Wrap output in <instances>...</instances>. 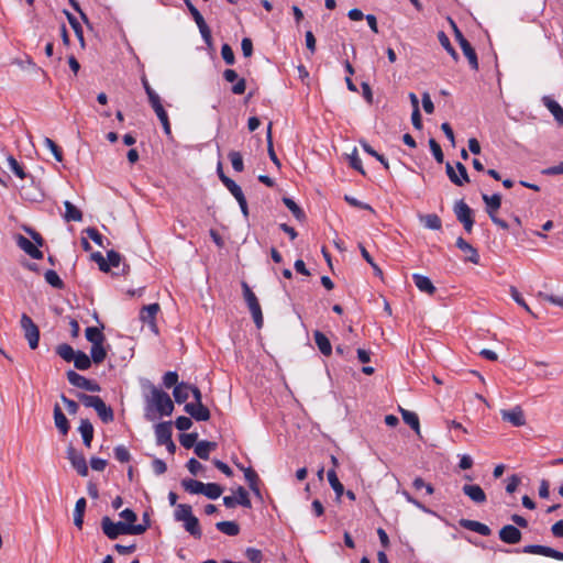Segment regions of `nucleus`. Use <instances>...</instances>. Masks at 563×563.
Here are the masks:
<instances>
[{
	"mask_svg": "<svg viewBox=\"0 0 563 563\" xmlns=\"http://www.w3.org/2000/svg\"><path fill=\"white\" fill-rule=\"evenodd\" d=\"M174 410V404L169 395L157 387L151 388V394L146 398L145 417L148 420H155L158 416H170Z\"/></svg>",
	"mask_w": 563,
	"mask_h": 563,
	"instance_id": "obj_1",
	"label": "nucleus"
},
{
	"mask_svg": "<svg viewBox=\"0 0 563 563\" xmlns=\"http://www.w3.org/2000/svg\"><path fill=\"white\" fill-rule=\"evenodd\" d=\"M147 527L148 525H130L121 521L114 522L109 517H103L101 520L102 531L111 540L122 534H142L146 531Z\"/></svg>",
	"mask_w": 563,
	"mask_h": 563,
	"instance_id": "obj_2",
	"label": "nucleus"
},
{
	"mask_svg": "<svg viewBox=\"0 0 563 563\" xmlns=\"http://www.w3.org/2000/svg\"><path fill=\"white\" fill-rule=\"evenodd\" d=\"M175 519L184 523V528L195 538L201 537L199 520L192 515L190 505L179 504L175 510Z\"/></svg>",
	"mask_w": 563,
	"mask_h": 563,
	"instance_id": "obj_3",
	"label": "nucleus"
},
{
	"mask_svg": "<svg viewBox=\"0 0 563 563\" xmlns=\"http://www.w3.org/2000/svg\"><path fill=\"white\" fill-rule=\"evenodd\" d=\"M27 232L31 234L32 239L35 241L36 244H34L32 241H30L27 238H25L22 234H18L15 236V242L18 246L24 251L27 255H30L32 258L41 260L43 258V252L40 251L38 246L43 245V239L42 236L33 231L27 230Z\"/></svg>",
	"mask_w": 563,
	"mask_h": 563,
	"instance_id": "obj_4",
	"label": "nucleus"
},
{
	"mask_svg": "<svg viewBox=\"0 0 563 563\" xmlns=\"http://www.w3.org/2000/svg\"><path fill=\"white\" fill-rule=\"evenodd\" d=\"M243 288V296L246 301V305L250 309V312L253 317V320L257 328H262L263 325V313L260 306V302L255 296V294L252 291V289L249 287L246 283H242Z\"/></svg>",
	"mask_w": 563,
	"mask_h": 563,
	"instance_id": "obj_5",
	"label": "nucleus"
},
{
	"mask_svg": "<svg viewBox=\"0 0 563 563\" xmlns=\"http://www.w3.org/2000/svg\"><path fill=\"white\" fill-rule=\"evenodd\" d=\"M243 288V296L246 301V305L250 309V312L253 317V320L257 328H262L263 325V313L260 306V302L255 296V294L252 291V289L249 287L246 283H242Z\"/></svg>",
	"mask_w": 563,
	"mask_h": 563,
	"instance_id": "obj_6",
	"label": "nucleus"
},
{
	"mask_svg": "<svg viewBox=\"0 0 563 563\" xmlns=\"http://www.w3.org/2000/svg\"><path fill=\"white\" fill-rule=\"evenodd\" d=\"M21 329L23 330L24 338L27 340L29 346L35 350L40 342V330L33 320L25 313L21 316Z\"/></svg>",
	"mask_w": 563,
	"mask_h": 563,
	"instance_id": "obj_7",
	"label": "nucleus"
},
{
	"mask_svg": "<svg viewBox=\"0 0 563 563\" xmlns=\"http://www.w3.org/2000/svg\"><path fill=\"white\" fill-rule=\"evenodd\" d=\"M67 459L69 460L71 466L77 471L80 476L88 475V466L86 462V457L82 453L78 452L73 446L67 449Z\"/></svg>",
	"mask_w": 563,
	"mask_h": 563,
	"instance_id": "obj_8",
	"label": "nucleus"
},
{
	"mask_svg": "<svg viewBox=\"0 0 563 563\" xmlns=\"http://www.w3.org/2000/svg\"><path fill=\"white\" fill-rule=\"evenodd\" d=\"M67 379L71 385H74L78 388H82V389L89 390V391H99L100 390V386L97 383L87 379L86 377H84L82 375H80L74 371L67 372Z\"/></svg>",
	"mask_w": 563,
	"mask_h": 563,
	"instance_id": "obj_9",
	"label": "nucleus"
},
{
	"mask_svg": "<svg viewBox=\"0 0 563 563\" xmlns=\"http://www.w3.org/2000/svg\"><path fill=\"white\" fill-rule=\"evenodd\" d=\"M159 311L158 303H151L144 306L140 312V319L143 323L148 324L150 329L157 333L156 314Z\"/></svg>",
	"mask_w": 563,
	"mask_h": 563,
	"instance_id": "obj_10",
	"label": "nucleus"
},
{
	"mask_svg": "<svg viewBox=\"0 0 563 563\" xmlns=\"http://www.w3.org/2000/svg\"><path fill=\"white\" fill-rule=\"evenodd\" d=\"M522 552L529 553V554L543 555V556L563 561V552L556 551V550H554L550 547H545V545H539V544L526 545L522 549Z\"/></svg>",
	"mask_w": 563,
	"mask_h": 563,
	"instance_id": "obj_11",
	"label": "nucleus"
},
{
	"mask_svg": "<svg viewBox=\"0 0 563 563\" xmlns=\"http://www.w3.org/2000/svg\"><path fill=\"white\" fill-rule=\"evenodd\" d=\"M500 415L503 420L508 421L515 427H522L526 424V417L520 406H515L509 410L503 409L500 410Z\"/></svg>",
	"mask_w": 563,
	"mask_h": 563,
	"instance_id": "obj_12",
	"label": "nucleus"
},
{
	"mask_svg": "<svg viewBox=\"0 0 563 563\" xmlns=\"http://www.w3.org/2000/svg\"><path fill=\"white\" fill-rule=\"evenodd\" d=\"M456 169L459 173L450 163H446V174L450 180L456 186H463L465 183H468L470 179L465 166L462 163H456Z\"/></svg>",
	"mask_w": 563,
	"mask_h": 563,
	"instance_id": "obj_13",
	"label": "nucleus"
},
{
	"mask_svg": "<svg viewBox=\"0 0 563 563\" xmlns=\"http://www.w3.org/2000/svg\"><path fill=\"white\" fill-rule=\"evenodd\" d=\"M224 186L228 188V190L232 194V196L239 202V206H240L241 211L243 212V214L245 217H247L249 216L247 203H246V199L244 197V194H243L241 187L234 180H232L231 178H225L224 179Z\"/></svg>",
	"mask_w": 563,
	"mask_h": 563,
	"instance_id": "obj_14",
	"label": "nucleus"
},
{
	"mask_svg": "<svg viewBox=\"0 0 563 563\" xmlns=\"http://www.w3.org/2000/svg\"><path fill=\"white\" fill-rule=\"evenodd\" d=\"M150 103H151L153 110L155 111L158 120L161 121L165 134L170 135V133H172L170 123L168 120L167 112L165 111V109L162 104L161 98L152 96V101H150Z\"/></svg>",
	"mask_w": 563,
	"mask_h": 563,
	"instance_id": "obj_15",
	"label": "nucleus"
},
{
	"mask_svg": "<svg viewBox=\"0 0 563 563\" xmlns=\"http://www.w3.org/2000/svg\"><path fill=\"white\" fill-rule=\"evenodd\" d=\"M185 411L197 421H207L210 418V411L206 406L202 405V402L186 404Z\"/></svg>",
	"mask_w": 563,
	"mask_h": 563,
	"instance_id": "obj_16",
	"label": "nucleus"
},
{
	"mask_svg": "<svg viewBox=\"0 0 563 563\" xmlns=\"http://www.w3.org/2000/svg\"><path fill=\"white\" fill-rule=\"evenodd\" d=\"M456 246L465 254L464 261L471 262L473 264L479 263V254L477 250L463 238H457Z\"/></svg>",
	"mask_w": 563,
	"mask_h": 563,
	"instance_id": "obj_17",
	"label": "nucleus"
},
{
	"mask_svg": "<svg viewBox=\"0 0 563 563\" xmlns=\"http://www.w3.org/2000/svg\"><path fill=\"white\" fill-rule=\"evenodd\" d=\"M463 493L475 504H484L486 494L477 484H466L462 487Z\"/></svg>",
	"mask_w": 563,
	"mask_h": 563,
	"instance_id": "obj_18",
	"label": "nucleus"
},
{
	"mask_svg": "<svg viewBox=\"0 0 563 563\" xmlns=\"http://www.w3.org/2000/svg\"><path fill=\"white\" fill-rule=\"evenodd\" d=\"M499 538L501 541L508 544H516L521 539V532L518 528L511 525L503 527L499 531Z\"/></svg>",
	"mask_w": 563,
	"mask_h": 563,
	"instance_id": "obj_19",
	"label": "nucleus"
},
{
	"mask_svg": "<svg viewBox=\"0 0 563 563\" xmlns=\"http://www.w3.org/2000/svg\"><path fill=\"white\" fill-rule=\"evenodd\" d=\"M542 102H543L544 107H547V109L552 113L555 121L560 125H563V108L560 106V103L548 96L542 98Z\"/></svg>",
	"mask_w": 563,
	"mask_h": 563,
	"instance_id": "obj_20",
	"label": "nucleus"
},
{
	"mask_svg": "<svg viewBox=\"0 0 563 563\" xmlns=\"http://www.w3.org/2000/svg\"><path fill=\"white\" fill-rule=\"evenodd\" d=\"M155 435L158 445L172 440V422H161L155 427Z\"/></svg>",
	"mask_w": 563,
	"mask_h": 563,
	"instance_id": "obj_21",
	"label": "nucleus"
},
{
	"mask_svg": "<svg viewBox=\"0 0 563 563\" xmlns=\"http://www.w3.org/2000/svg\"><path fill=\"white\" fill-rule=\"evenodd\" d=\"M460 526L470 531H474L481 536H484V537L489 536L492 532L488 526H486L479 521H475V520L461 519Z\"/></svg>",
	"mask_w": 563,
	"mask_h": 563,
	"instance_id": "obj_22",
	"label": "nucleus"
},
{
	"mask_svg": "<svg viewBox=\"0 0 563 563\" xmlns=\"http://www.w3.org/2000/svg\"><path fill=\"white\" fill-rule=\"evenodd\" d=\"M482 199L486 206V212L490 217L492 214H496L498 209L501 206V196L499 194H494L488 196L487 194L482 195Z\"/></svg>",
	"mask_w": 563,
	"mask_h": 563,
	"instance_id": "obj_23",
	"label": "nucleus"
},
{
	"mask_svg": "<svg viewBox=\"0 0 563 563\" xmlns=\"http://www.w3.org/2000/svg\"><path fill=\"white\" fill-rule=\"evenodd\" d=\"M412 279L415 282L416 287L420 291L427 292L429 295H432L435 291V287L433 286L431 279L429 277L420 275V274H413Z\"/></svg>",
	"mask_w": 563,
	"mask_h": 563,
	"instance_id": "obj_24",
	"label": "nucleus"
},
{
	"mask_svg": "<svg viewBox=\"0 0 563 563\" xmlns=\"http://www.w3.org/2000/svg\"><path fill=\"white\" fill-rule=\"evenodd\" d=\"M313 336L319 351L323 355L329 356L332 353V345L329 339L320 331H314Z\"/></svg>",
	"mask_w": 563,
	"mask_h": 563,
	"instance_id": "obj_25",
	"label": "nucleus"
},
{
	"mask_svg": "<svg viewBox=\"0 0 563 563\" xmlns=\"http://www.w3.org/2000/svg\"><path fill=\"white\" fill-rule=\"evenodd\" d=\"M78 430L82 437L84 444L90 448L93 438V427L90 421L87 419L81 420Z\"/></svg>",
	"mask_w": 563,
	"mask_h": 563,
	"instance_id": "obj_26",
	"label": "nucleus"
},
{
	"mask_svg": "<svg viewBox=\"0 0 563 563\" xmlns=\"http://www.w3.org/2000/svg\"><path fill=\"white\" fill-rule=\"evenodd\" d=\"M86 506H87V501L84 497L79 498L76 501L75 509H74V525L78 529L82 528Z\"/></svg>",
	"mask_w": 563,
	"mask_h": 563,
	"instance_id": "obj_27",
	"label": "nucleus"
},
{
	"mask_svg": "<svg viewBox=\"0 0 563 563\" xmlns=\"http://www.w3.org/2000/svg\"><path fill=\"white\" fill-rule=\"evenodd\" d=\"M54 421L59 432L64 435L67 434L69 430L68 420L57 405L54 408Z\"/></svg>",
	"mask_w": 563,
	"mask_h": 563,
	"instance_id": "obj_28",
	"label": "nucleus"
},
{
	"mask_svg": "<svg viewBox=\"0 0 563 563\" xmlns=\"http://www.w3.org/2000/svg\"><path fill=\"white\" fill-rule=\"evenodd\" d=\"M176 402L184 404L190 396V384L179 383L175 386L173 391Z\"/></svg>",
	"mask_w": 563,
	"mask_h": 563,
	"instance_id": "obj_29",
	"label": "nucleus"
},
{
	"mask_svg": "<svg viewBox=\"0 0 563 563\" xmlns=\"http://www.w3.org/2000/svg\"><path fill=\"white\" fill-rule=\"evenodd\" d=\"M217 443L209 441H200L195 445V453L202 460H208L210 452L216 450Z\"/></svg>",
	"mask_w": 563,
	"mask_h": 563,
	"instance_id": "obj_30",
	"label": "nucleus"
},
{
	"mask_svg": "<svg viewBox=\"0 0 563 563\" xmlns=\"http://www.w3.org/2000/svg\"><path fill=\"white\" fill-rule=\"evenodd\" d=\"M460 46H461L465 57L468 59L471 67L474 70H477L478 69L477 55H476L474 48L471 46L470 42L467 40H463L462 45H460Z\"/></svg>",
	"mask_w": 563,
	"mask_h": 563,
	"instance_id": "obj_31",
	"label": "nucleus"
},
{
	"mask_svg": "<svg viewBox=\"0 0 563 563\" xmlns=\"http://www.w3.org/2000/svg\"><path fill=\"white\" fill-rule=\"evenodd\" d=\"M327 476L330 486L335 493L336 499H340L344 494V486L340 483L335 470H329Z\"/></svg>",
	"mask_w": 563,
	"mask_h": 563,
	"instance_id": "obj_32",
	"label": "nucleus"
},
{
	"mask_svg": "<svg viewBox=\"0 0 563 563\" xmlns=\"http://www.w3.org/2000/svg\"><path fill=\"white\" fill-rule=\"evenodd\" d=\"M454 212L460 222L468 220L472 217V209L463 201L460 200L454 206Z\"/></svg>",
	"mask_w": 563,
	"mask_h": 563,
	"instance_id": "obj_33",
	"label": "nucleus"
},
{
	"mask_svg": "<svg viewBox=\"0 0 563 563\" xmlns=\"http://www.w3.org/2000/svg\"><path fill=\"white\" fill-rule=\"evenodd\" d=\"M241 470L244 472V477L246 482L249 483V486L253 493L256 495H260V488H258V476L254 470L251 467L244 468L241 466Z\"/></svg>",
	"mask_w": 563,
	"mask_h": 563,
	"instance_id": "obj_34",
	"label": "nucleus"
},
{
	"mask_svg": "<svg viewBox=\"0 0 563 563\" xmlns=\"http://www.w3.org/2000/svg\"><path fill=\"white\" fill-rule=\"evenodd\" d=\"M216 527L219 531L230 537H234L240 532L239 525L234 521H220Z\"/></svg>",
	"mask_w": 563,
	"mask_h": 563,
	"instance_id": "obj_35",
	"label": "nucleus"
},
{
	"mask_svg": "<svg viewBox=\"0 0 563 563\" xmlns=\"http://www.w3.org/2000/svg\"><path fill=\"white\" fill-rule=\"evenodd\" d=\"M66 221H81V211L69 201L64 202Z\"/></svg>",
	"mask_w": 563,
	"mask_h": 563,
	"instance_id": "obj_36",
	"label": "nucleus"
},
{
	"mask_svg": "<svg viewBox=\"0 0 563 563\" xmlns=\"http://www.w3.org/2000/svg\"><path fill=\"white\" fill-rule=\"evenodd\" d=\"M404 421L409 424L418 434L420 432V423L418 416L409 410L400 408Z\"/></svg>",
	"mask_w": 563,
	"mask_h": 563,
	"instance_id": "obj_37",
	"label": "nucleus"
},
{
	"mask_svg": "<svg viewBox=\"0 0 563 563\" xmlns=\"http://www.w3.org/2000/svg\"><path fill=\"white\" fill-rule=\"evenodd\" d=\"M420 221L430 230H440L442 228L441 219L434 213L420 216Z\"/></svg>",
	"mask_w": 563,
	"mask_h": 563,
	"instance_id": "obj_38",
	"label": "nucleus"
},
{
	"mask_svg": "<svg viewBox=\"0 0 563 563\" xmlns=\"http://www.w3.org/2000/svg\"><path fill=\"white\" fill-rule=\"evenodd\" d=\"M86 339L91 343V345H96L98 343H103L104 335L101 330L96 327H88L85 331Z\"/></svg>",
	"mask_w": 563,
	"mask_h": 563,
	"instance_id": "obj_39",
	"label": "nucleus"
},
{
	"mask_svg": "<svg viewBox=\"0 0 563 563\" xmlns=\"http://www.w3.org/2000/svg\"><path fill=\"white\" fill-rule=\"evenodd\" d=\"M73 361H74L75 367L80 371H86L91 365V360L89 358V356L85 352H81V351H77L75 358Z\"/></svg>",
	"mask_w": 563,
	"mask_h": 563,
	"instance_id": "obj_40",
	"label": "nucleus"
},
{
	"mask_svg": "<svg viewBox=\"0 0 563 563\" xmlns=\"http://www.w3.org/2000/svg\"><path fill=\"white\" fill-rule=\"evenodd\" d=\"M56 353L66 362H71L75 358L76 351L66 343L59 344L56 347Z\"/></svg>",
	"mask_w": 563,
	"mask_h": 563,
	"instance_id": "obj_41",
	"label": "nucleus"
},
{
	"mask_svg": "<svg viewBox=\"0 0 563 563\" xmlns=\"http://www.w3.org/2000/svg\"><path fill=\"white\" fill-rule=\"evenodd\" d=\"M181 485L190 494H202L205 488V483L195 479H184Z\"/></svg>",
	"mask_w": 563,
	"mask_h": 563,
	"instance_id": "obj_42",
	"label": "nucleus"
},
{
	"mask_svg": "<svg viewBox=\"0 0 563 563\" xmlns=\"http://www.w3.org/2000/svg\"><path fill=\"white\" fill-rule=\"evenodd\" d=\"M223 489L220 485L216 483L205 484V488L202 489V495L207 496L210 499H217L221 496Z\"/></svg>",
	"mask_w": 563,
	"mask_h": 563,
	"instance_id": "obj_43",
	"label": "nucleus"
},
{
	"mask_svg": "<svg viewBox=\"0 0 563 563\" xmlns=\"http://www.w3.org/2000/svg\"><path fill=\"white\" fill-rule=\"evenodd\" d=\"M95 410L103 422H110L113 420V411L110 407H108L104 404L103 400L98 405V407Z\"/></svg>",
	"mask_w": 563,
	"mask_h": 563,
	"instance_id": "obj_44",
	"label": "nucleus"
},
{
	"mask_svg": "<svg viewBox=\"0 0 563 563\" xmlns=\"http://www.w3.org/2000/svg\"><path fill=\"white\" fill-rule=\"evenodd\" d=\"M90 354H91V360L96 363V364H99L101 362H103V360L106 358L107 356V352L102 345V343H98V344H93L91 345V351H90Z\"/></svg>",
	"mask_w": 563,
	"mask_h": 563,
	"instance_id": "obj_45",
	"label": "nucleus"
},
{
	"mask_svg": "<svg viewBox=\"0 0 563 563\" xmlns=\"http://www.w3.org/2000/svg\"><path fill=\"white\" fill-rule=\"evenodd\" d=\"M44 278H45V282L47 284H49L51 286H53L54 288L62 289L64 287L63 280L60 279L58 274L53 269L47 271L44 274Z\"/></svg>",
	"mask_w": 563,
	"mask_h": 563,
	"instance_id": "obj_46",
	"label": "nucleus"
},
{
	"mask_svg": "<svg viewBox=\"0 0 563 563\" xmlns=\"http://www.w3.org/2000/svg\"><path fill=\"white\" fill-rule=\"evenodd\" d=\"M438 38H439L440 44L443 46V48L453 57V59L456 60L457 53L451 45L450 40L446 36V34L443 31H441L438 33Z\"/></svg>",
	"mask_w": 563,
	"mask_h": 563,
	"instance_id": "obj_47",
	"label": "nucleus"
},
{
	"mask_svg": "<svg viewBox=\"0 0 563 563\" xmlns=\"http://www.w3.org/2000/svg\"><path fill=\"white\" fill-rule=\"evenodd\" d=\"M7 161L9 168L16 177H19L20 179H24L26 177L23 167L18 163V161L13 156H8Z\"/></svg>",
	"mask_w": 563,
	"mask_h": 563,
	"instance_id": "obj_48",
	"label": "nucleus"
},
{
	"mask_svg": "<svg viewBox=\"0 0 563 563\" xmlns=\"http://www.w3.org/2000/svg\"><path fill=\"white\" fill-rule=\"evenodd\" d=\"M78 398L86 407L93 409H96L98 405L102 401V399L99 396H92L87 394H79Z\"/></svg>",
	"mask_w": 563,
	"mask_h": 563,
	"instance_id": "obj_49",
	"label": "nucleus"
},
{
	"mask_svg": "<svg viewBox=\"0 0 563 563\" xmlns=\"http://www.w3.org/2000/svg\"><path fill=\"white\" fill-rule=\"evenodd\" d=\"M229 159L235 172L241 173L244 169L243 158L240 152L231 151L229 153Z\"/></svg>",
	"mask_w": 563,
	"mask_h": 563,
	"instance_id": "obj_50",
	"label": "nucleus"
},
{
	"mask_svg": "<svg viewBox=\"0 0 563 563\" xmlns=\"http://www.w3.org/2000/svg\"><path fill=\"white\" fill-rule=\"evenodd\" d=\"M283 201L297 220H302L305 218L303 211L292 199L284 198Z\"/></svg>",
	"mask_w": 563,
	"mask_h": 563,
	"instance_id": "obj_51",
	"label": "nucleus"
},
{
	"mask_svg": "<svg viewBox=\"0 0 563 563\" xmlns=\"http://www.w3.org/2000/svg\"><path fill=\"white\" fill-rule=\"evenodd\" d=\"M44 145L52 152L57 162L63 161V152L58 145L49 137L44 139Z\"/></svg>",
	"mask_w": 563,
	"mask_h": 563,
	"instance_id": "obj_52",
	"label": "nucleus"
},
{
	"mask_svg": "<svg viewBox=\"0 0 563 563\" xmlns=\"http://www.w3.org/2000/svg\"><path fill=\"white\" fill-rule=\"evenodd\" d=\"M234 496L236 498L238 505H241V506L246 507V508L251 507V500L249 498V494H247V492L243 487H239L235 490Z\"/></svg>",
	"mask_w": 563,
	"mask_h": 563,
	"instance_id": "obj_53",
	"label": "nucleus"
},
{
	"mask_svg": "<svg viewBox=\"0 0 563 563\" xmlns=\"http://www.w3.org/2000/svg\"><path fill=\"white\" fill-rule=\"evenodd\" d=\"M429 146H430V150H431L435 161L440 164L443 163V159H444L443 152L441 150V146L438 144V142L434 139H430Z\"/></svg>",
	"mask_w": 563,
	"mask_h": 563,
	"instance_id": "obj_54",
	"label": "nucleus"
},
{
	"mask_svg": "<svg viewBox=\"0 0 563 563\" xmlns=\"http://www.w3.org/2000/svg\"><path fill=\"white\" fill-rule=\"evenodd\" d=\"M510 296L511 298L519 305L521 306L526 311H528L529 313H532L531 309L529 308V306L527 305V302L525 301V299L522 298V296L520 295V292L517 290L516 287L511 286L510 287Z\"/></svg>",
	"mask_w": 563,
	"mask_h": 563,
	"instance_id": "obj_55",
	"label": "nucleus"
},
{
	"mask_svg": "<svg viewBox=\"0 0 563 563\" xmlns=\"http://www.w3.org/2000/svg\"><path fill=\"white\" fill-rule=\"evenodd\" d=\"M221 56L228 65L234 64V53L229 44H223L221 47Z\"/></svg>",
	"mask_w": 563,
	"mask_h": 563,
	"instance_id": "obj_56",
	"label": "nucleus"
},
{
	"mask_svg": "<svg viewBox=\"0 0 563 563\" xmlns=\"http://www.w3.org/2000/svg\"><path fill=\"white\" fill-rule=\"evenodd\" d=\"M344 200L352 207H355V208H360V209H364V210H368L371 212H374L373 208L368 205V203H365V202H362L360 200H357L356 198L352 197V196H347L345 195L344 196Z\"/></svg>",
	"mask_w": 563,
	"mask_h": 563,
	"instance_id": "obj_57",
	"label": "nucleus"
},
{
	"mask_svg": "<svg viewBox=\"0 0 563 563\" xmlns=\"http://www.w3.org/2000/svg\"><path fill=\"white\" fill-rule=\"evenodd\" d=\"M412 486L416 489H424L428 495H432L434 493V488L431 484L426 483L421 477H417L412 482Z\"/></svg>",
	"mask_w": 563,
	"mask_h": 563,
	"instance_id": "obj_58",
	"label": "nucleus"
},
{
	"mask_svg": "<svg viewBox=\"0 0 563 563\" xmlns=\"http://www.w3.org/2000/svg\"><path fill=\"white\" fill-rule=\"evenodd\" d=\"M114 456L118 461L125 463L130 461V452L123 445H119L114 449Z\"/></svg>",
	"mask_w": 563,
	"mask_h": 563,
	"instance_id": "obj_59",
	"label": "nucleus"
},
{
	"mask_svg": "<svg viewBox=\"0 0 563 563\" xmlns=\"http://www.w3.org/2000/svg\"><path fill=\"white\" fill-rule=\"evenodd\" d=\"M196 440L197 433H185L179 438L180 444L186 449L192 448L196 443Z\"/></svg>",
	"mask_w": 563,
	"mask_h": 563,
	"instance_id": "obj_60",
	"label": "nucleus"
},
{
	"mask_svg": "<svg viewBox=\"0 0 563 563\" xmlns=\"http://www.w3.org/2000/svg\"><path fill=\"white\" fill-rule=\"evenodd\" d=\"M245 556L253 563H261L263 559L262 552L255 548H247L245 551Z\"/></svg>",
	"mask_w": 563,
	"mask_h": 563,
	"instance_id": "obj_61",
	"label": "nucleus"
},
{
	"mask_svg": "<svg viewBox=\"0 0 563 563\" xmlns=\"http://www.w3.org/2000/svg\"><path fill=\"white\" fill-rule=\"evenodd\" d=\"M197 26L199 29V32H200L205 43L208 46H210L212 43L211 31H210L209 26L207 25L206 21H203L202 24H197Z\"/></svg>",
	"mask_w": 563,
	"mask_h": 563,
	"instance_id": "obj_62",
	"label": "nucleus"
},
{
	"mask_svg": "<svg viewBox=\"0 0 563 563\" xmlns=\"http://www.w3.org/2000/svg\"><path fill=\"white\" fill-rule=\"evenodd\" d=\"M163 383L166 388L178 385V374L176 372H167L163 377Z\"/></svg>",
	"mask_w": 563,
	"mask_h": 563,
	"instance_id": "obj_63",
	"label": "nucleus"
},
{
	"mask_svg": "<svg viewBox=\"0 0 563 563\" xmlns=\"http://www.w3.org/2000/svg\"><path fill=\"white\" fill-rule=\"evenodd\" d=\"M175 426L178 430L186 431L191 428L192 421L190 418L181 416L176 419Z\"/></svg>",
	"mask_w": 563,
	"mask_h": 563,
	"instance_id": "obj_64",
	"label": "nucleus"
}]
</instances>
